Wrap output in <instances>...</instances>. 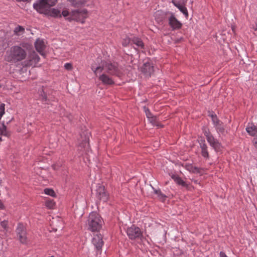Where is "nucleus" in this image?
<instances>
[{
    "label": "nucleus",
    "instance_id": "f257e3e1",
    "mask_svg": "<svg viewBox=\"0 0 257 257\" xmlns=\"http://www.w3.org/2000/svg\"><path fill=\"white\" fill-rule=\"evenodd\" d=\"M92 70L95 75L98 77L99 81L105 85H111L114 83L112 77V75L118 76L119 74L118 68L115 64L105 63L102 66L94 68L92 66Z\"/></svg>",
    "mask_w": 257,
    "mask_h": 257
},
{
    "label": "nucleus",
    "instance_id": "f03ea898",
    "mask_svg": "<svg viewBox=\"0 0 257 257\" xmlns=\"http://www.w3.org/2000/svg\"><path fill=\"white\" fill-rule=\"evenodd\" d=\"M26 51L20 46L11 47L7 51L5 60L9 62L17 63L24 60L26 57Z\"/></svg>",
    "mask_w": 257,
    "mask_h": 257
},
{
    "label": "nucleus",
    "instance_id": "7ed1b4c3",
    "mask_svg": "<svg viewBox=\"0 0 257 257\" xmlns=\"http://www.w3.org/2000/svg\"><path fill=\"white\" fill-rule=\"evenodd\" d=\"M103 222L100 215L93 212L89 214L87 221L88 229L93 232L98 231L101 229Z\"/></svg>",
    "mask_w": 257,
    "mask_h": 257
},
{
    "label": "nucleus",
    "instance_id": "20e7f679",
    "mask_svg": "<svg viewBox=\"0 0 257 257\" xmlns=\"http://www.w3.org/2000/svg\"><path fill=\"white\" fill-rule=\"evenodd\" d=\"M57 0H39L33 5L34 8L39 13L46 14L51 7L54 6Z\"/></svg>",
    "mask_w": 257,
    "mask_h": 257
},
{
    "label": "nucleus",
    "instance_id": "39448f33",
    "mask_svg": "<svg viewBox=\"0 0 257 257\" xmlns=\"http://www.w3.org/2000/svg\"><path fill=\"white\" fill-rule=\"evenodd\" d=\"M87 17V11L85 9L81 11H74L71 12V17L67 19L71 21L72 20L80 22L82 23L84 22L85 19Z\"/></svg>",
    "mask_w": 257,
    "mask_h": 257
},
{
    "label": "nucleus",
    "instance_id": "423d86ee",
    "mask_svg": "<svg viewBox=\"0 0 257 257\" xmlns=\"http://www.w3.org/2000/svg\"><path fill=\"white\" fill-rule=\"evenodd\" d=\"M165 18L168 20V24L172 30H179L182 27L181 23L176 18L172 13H166Z\"/></svg>",
    "mask_w": 257,
    "mask_h": 257
},
{
    "label": "nucleus",
    "instance_id": "0eeeda50",
    "mask_svg": "<svg viewBox=\"0 0 257 257\" xmlns=\"http://www.w3.org/2000/svg\"><path fill=\"white\" fill-rule=\"evenodd\" d=\"M40 59L38 54L35 51H33L30 53L27 59L23 62V65L25 67H35L38 63Z\"/></svg>",
    "mask_w": 257,
    "mask_h": 257
},
{
    "label": "nucleus",
    "instance_id": "6e6552de",
    "mask_svg": "<svg viewBox=\"0 0 257 257\" xmlns=\"http://www.w3.org/2000/svg\"><path fill=\"white\" fill-rule=\"evenodd\" d=\"M18 240L22 243H26L27 240L26 227L23 224L19 223L16 229Z\"/></svg>",
    "mask_w": 257,
    "mask_h": 257
},
{
    "label": "nucleus",
    "instance_id": "1a4fd4ad",
    "mask_svg": "<svg viewBox=\"0 0 257 257\" xmlns=\"http://www.w3.org/2000/svg\"><path fill=\"white\" fill-rule=\"evenodd\" d=\"M126 233L129 238L132 240L140 238L142 236V232L140 228L134 225L127 228Z\"/></svg>",
    "mask_w": 257,
    "mask_h": 257
},
{
    "label": "nucleus",
    "instance_id": "9d476101",
    "mask_svg": "<svg viewBox=\"0 0 257 257\" xmlns=\"http://www.w3.org/2000/svg\"><path fill=\"white\" fill-rule=\"evenodd\" d=\"M204 135L206 138L208 143L215 151L217 152L220 150L221 147L220 143L217 140L215 139L209 131H205L204 132Z\"/></svg>",
    "mask_w": 257,
    "mask_h": 257
},
{
    "label": "nucleus",
    "instance_id": "9b49d317",
    "mask_svg": "<svg viewBox=\"0 0 257 257\" xmlns=\"http://www.w3.org/2000/svg\"><path fill=\"white\" fill-rule=\"evenodd\" d=\"M96 195L98 198L103 202H106L108 199V194L106 192L104 187L100 185L96 190Z\"/></svg>",
    "mask_w": 257,
    "mask_h": 257
},
{
    "label": "nucleus",
    "instance_id": "f8f14e48",
    "mask_svg": "<svg viewBox=\"0 0 257 257\" xmlns=\"http://www.w3.org/2000/svg\"><path fill=\"white\" fill-rule=\"evenodd\" d=\"M141 69V71L147 76H150L154 72L153 66L149 61L145 62Z\"/></svg>",
    "mask_w": 257,
    "mask_h": 257
},
{
    "label": "nucleus",
    "instance_id": "ddd939ff",
    "mask_svg": "<svg viewBox=\"0 0 257 257\" xmlns=\"http://www.w3.org/2000/svg\"><path fill=\"white\" fill-rule=\"evenodd\" d=\"M35 46L37 51L42 56L44 55V51L46 45L45 41L43 40L37 39L35 43Z\"/></svg>",
    "mask_w": 257,
    "mask_h": 257
},
{
    "label": "nucleus",
    "instance_id": "4468645a",
    "mask_svg": "<svg viewBox=\"0 0 257 257\" xmlns=\"http://www.w3.org/2000/svg\"><path fill=\"white\" fill-rule=\"evenodd\" d=\"M144 111L146 112V114L148 118L150 119L151 122L154 125L162 127V125L157 120L156 117H154L152 115V114L150 111L149 109L146 107L144 108Z\"/></svg>",
    "mask_w": 257,
    "mask_h": 257
},
{
    "label": "nucleus",
    "instance_id": "2eb2a0df",
    "mask_svg": "<svg viewBox=\"0 0 257 257\" xmlns=\"http://www.w3.org/2000/svg\"><path fill=\"white\" fill-rule=\"evenodd\" d=\"M92 242L97 250L101 249L103 245V241L101 234H96L93 238Z\"/></svg>",
    "mask_w": 257,
    "mask_h": 257
},
{
    "label": "nucleus",
    "instance_id": "dca6fc26",
    "mask_svg": "<svg viewBox=\"0 0 257 257\" xmlns=\"http://www.w3.org/2000/svg\"><path fill=\"white\" fill-rule=\"evenodd\" d=\"M246 131L251 136H257V127L252 123H248L246 127Z\"/></svg>",
    "mask_w": 257,
    "mask_h": 257
},
{
    "label": "nucleus",
    "instance_id": "f3484780",
    "mask_svg": "<svg viewBox=\"0 0 257 257\" xmlns=\"http://www.w3.org/2000/svg\"><path fill=\"white\" fill-rule=\"evenodd\" d=\"M38 93L39 95V99L43 102L48 103V101L50 100V98L47 96L46 92L43 87L39 90Z\"/></svg>",
    "mask_w": 257,
    "mask_h": 257
},
{
    "label": "nucleus",
    "instance_id": "a211bd4d",
    "mask_svg": "<svg viewBox=\"0 0 257 257\" xmlns=\"http://www.w3.org/2000/svg\"><path fill=\"white\" fill-rule=\"evenodd\" d=\"M46 15H48L51 17L55 18L61 17L60 11L56 9H49L48 13Z\"/></svg>",
    "mask_w": 257,
    "mask_h": 257
},
{
    "label": "nucleus",
    "instance_id": "6ab92c4d",
    "mask_svg": "<svg viewBox=\"0 0 257 257\" xmlns=\"http://www.w3.org/2000/svg\"><path fill=\"white\" fill-rule=\"evenodd\" d=\"M172 3L186 17L188 16V11L185 7L180 4L179 3L172 1Z\"/></svg>",
    "mask_w": 257,
    "mask_h": 257
},
{
    "label": "nucleus",
    "instance_id": "aec40b11",
    "mask_svg": "<svg viewBox=\"0 0 257 257\" xmlns=\"http://www.w3.org/2000/svg\"><path fill=\"white\" fill-rule=\"evenodd\" d=\"M184 167H185V168L187 170L189 171L190 172H192L193 173H200V169L193 166V165H192V164H185Z\"/></svg>",
    "mask_w": 257,
    "mask_h": 257
},
{
    "label": "nucleus",
    "instance_id": "412c9836",
    "mask_svg": "<svg viewBox=\"0 0 257 257\" xmlns=\"http://www.w3.org/2000/svg\"><path fill=\"white\" fill-rule=\"evenodd\" d=\"M72 4V5L78 7L85 5L89 0H67Z\"/></svg>",
    "mask_w": 257,
    "mask_h": 257
},
{
    "label": "nucleus",
    "instance_id": "4be33fe9",
    "mask_svg": "<svg viewBox=\"0 0 257 257\" xmlns=\"http://www.w3.org/2000/svg\"><path fill=\"white\" fill-rule=\"evenodd\" d=\"M201 149V154L205 158L209 157V154L207 151V146L204 143L200 144Z\"/></svg>",
    "mask_w": 257,
    "mask_h": 257
},
{
    "label": "nucleus",
    "instance_id": "5701e85b",
    "mask_svg": "<svg viewBox=\"0 0 257 257\" xmlns=\"http://www.w3.org/2000/svg\"><path fill=\"white\" fill-rule=\"evenodd\" d=\"M132 41L133 44H135L138 48H143L144 43L140 38L134 37L132 39Z\"/></svg>",
    "mask_w": 257,
    "mask_h": 257
},
{
    "label": "nucleus",
    "instance_id": "b1692460",
    "mask_svg": "<svg viewBox=\"0 0 257 257\" xmlns=\"http://www.w3.org/2000/svg\"><path fill=\"white\" fill-rule=\"evenodd\" d=\"M172 178L178 184L182 185L183 187H187V184L184 182L180 177L177 176H173Z\"/></svg>",
    "mask_w": 257,
    "mask_h": 257
},
{
    "label": "nucleus",
    "instance_id": "393cba45",
    "mask_svg": "<svg viewBox=\"0 0 257 257\" xmlns=\"http://www.w3.org/2000/svg\"><path fill=\"white\" fill-rule=\"evenodd\" d=\"M216 130L218 133L223 134L224 133L225 127V125L221 122L219 124L215 126Z\"/></svg>",
    "mask_w": 257,
    "mask_h": 257
},
{
    "label": "nucleus",
    "instance_id": "a878e982",
    "mask_svg": "<svg viewBox=\"0 0 257 257\" xmlns=\"http://www.w3.org/2000/svg\"><path fill=\"white\" fill-rule=\"evenodd\" d=\"M45 205L49 209H52L55 205V202L53 200L49 199L45 202Z\"/></svg>",
    "mask_w": 257,
    "mask_h": 257
},
{
    "label": "nucleus",
    "instance_id": "bb28decb",
    "mask_svg": "<svg viewBox=\"0 0 257 257\" xmlns=\"http://www.w3.org/2000/svg\"><path fill=\"white\" fill-rule=\"evenodd\" d=\"M25 31V29L22 26H18L14 30V33L18 36L23 34Z\"/></svg>",
    "mask_w": 257,
    "mask_h": 257
},
{
    "label": "nucleus",
    "instance_id": "cd10ccee",
    "mask_svg": "<svg viewBox=\"0 0 257 257\" xmlns=\"http://www.w3.org/2000/svg\"><path fill=\"white\" fill-rule=\"evenodd\" d=\"M0 134L1 135L8 136L9 135L8 132L7 131V127L5 125H3L0 127Z\"/></svg>",
    "mask_w": 257,
    "mask_h": 257
},
{
    "label": "nucleus",
    "instance_id": "c85d7f7f",
    "mask_svg": "<svg viewBox=\"0 0 257 257\" xmlns=\"http://www.w3.org/2000/svg\"><path fill=\"white\" fill-rule=\"evenodd\" d=\"M211 118H212V122H213L214 125H215V126H216L217 125H218V124H219L221 122L218 119V118L217 117V116L215 114H214V115L212 114Z\"/></svg>",
    "mask_w": 257,
    "mask_h": 257
},
{
    "label": "nucleus",
    "instance_id": "c756f323",
    "mask_svg": "<svg viewBox=\"0 0 257 257\" xmlns=\"http://www.w3.org/2000/svg\"><path fill=\"white\" fill-rule=\"evenodd\" d=\"M44 192L46 194L53 196L55 195V192L52 189L46 188L44 190Z\"/></svg>",
    "mask_w": 257,
    "mask_h": 257
},
{
    "label": "nucleus",
    "instance_id": "7c9ffc66",
    "mask_svg": "<svg viewBox=\"0 0 257 257\" xmlns=\"http://www.w3.org/2000/svg\"><path fill=\"white\" fill-rule=\"evenodd\" d=\"M80 146L81 147L84 148L85 149H87L89 148V142L87 138L85 139V140L84 141V142H83L81 145Z\"/></svg>",
    "mask_w": 257,
    "mask_h": 257
},
{
    "label": "nucleus",
    "instance_id": "2f4dec72",
    "mask_svg": "<svg viewBox=\"0 0 257 257\" xmlns=\"http://www.w3.org/2000/svg\"><path fill=\"white\" fill-rule=\"evenodd\" d=\"M1 225L2 227L5 231H7L8 227V221L7 220H4L1 222Z\"/></svg>",
    "mask_w": 257,
    "mask_h": 257
},
{
    "label": "nucleus",
    "instance_id": "473e14b6",
    "mask_svg": "<svg viewBox=\"0 0 257 257\" xmlns=\"http://www.w3.org/2000/svg\"><path fill=\"white\" fill-rule=\"evenodd\" d=\"M155 192L160 199H163L165 197V196L162 193L160 190H155Z\"/></svg>",
    "mask_w": 257,
    "mask_h": 257
},
{
    "label": "nucleus",
    "instance_id": "72a5a7b5",
    "mask_svg": "<svg viewBox=\"0 0 257 257\" xmlns=\"http://www.w3.org/2000/svg\"><path fill=\"white\" fill-rule=\"evenodd\" d=\"M130 41V39L127 37H126L125 38L123 39L122 44L123 46H126L129 44Z\"/></svg>",
    "mask_w": 257,
    "mask_h": 257
},
{
    "label": "nucleus",
    "instance_id": "f704fd0d",
    "mask_svg": "<svg viewBox=\"0 0 257 257\" xmlns=\"http://www.w3.org/2000/svg\"><path fill=\"white\" fill-rule=\"evenodd\" d=\"M71 13H70L67 10H64L62 12L61 15H62L64 17H71Z\"/></svg>",
    "mask_w": 257,
    "mask_h": 257
},
{
    "label": "nucleus",
    "instance_id": "c9c22d12",
    "mask_svg": "<svg viewBox=\"0 0 257 257\" xmlns=\"http://www.w3.org/2000/svg\"><path fill=\"white\" fill-rule=\"evenodd\" d=\"M64 68L67 70H71L72 69V65L70 63H65Z\"/></svg>",
    "mask_w": 257,
    "mask_h": 257
},
{
    "label": "nucleus",
    "instance_id": "e433bc0d",
    "mask_svg": "<svg viewBox=\"0 0 257 257\" xmlns=\"http://www.w3.org/2000/svg\"><path fill=\"white\" fill-rule=\"evenodd\" d=\"M252 143L254 147L257 150V138H254L252 139Z\"/></svg>",
    "mask_w": 257,
    "mask_h": 257
},
{
    "label": "nucleus",
    "instance_id": "4c0bfd02",
    "mask_svg": "<svg viewBox=\"0 0 257 257\" xmlns=\"http://www.w3.org/2000/svg\"><path fill=\"white\" fill-rule=\"evenodd\" d=\"M220 257H227L226 254L222 251H221L219 254Z\"/></svg>",
    "mask_w": 257,
    "mask_h": 257
},
{
    "label": "nucleus",
    "instance_id": "58836bf2",
    "mask_svg": "<svg viewBox=\"0 0 257 257\" xmlns=\"http://www.w3.org/2000/svg\"><path fill=\"white\" fill-rule=\"evenodd\" d=\"M55 231H57L58 230V228H55Z\"/></svg>",
    "mask_w": 257,
    "mask_h": 257
},
{
    "label": "nucleus",
    "instance_id": "ea45409f",
    "mask_svg": "<svg viewBox=\"0 0 257 257\" xmlns=\"http://www.w3.org/2000/svg\"><path fill=\"white\" fill-rule=\"evenodd\" d=\"M1 140V138H0V141Z\"/></svg>",
    "mask_w": 257,
    "mask_h": 257
}]
</instances>
